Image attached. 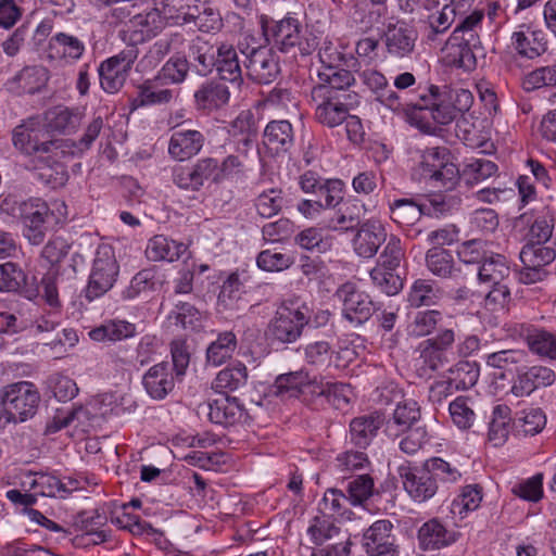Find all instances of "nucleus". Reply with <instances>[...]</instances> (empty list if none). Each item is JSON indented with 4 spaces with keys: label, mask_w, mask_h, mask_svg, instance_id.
I'll return each mask as SVG.
<instances>
[{
    "label": "nucleus",
    "mask_w": 556,
    "mask_h": 556,
    "mask_svg": "<svg viewBox=\"0 0 556 556\" xmlns=\"http://www.w3.org/2000/svg\"><path fill=\"white\" fill-rule=\"evenodd\" d=\"M14 149L28 159L27 168L38 170V178L49 188L58 189L68 180L64 164V151L72 143L62 139H49L48 134L37 117L22 121L12 130Z\"/></svg>",
    "instance_id": "obj_1"
},
{
    "label": "nucleus",
    "mask_w": 556,
    "mask_h": 556,
    "mask_svg": "<svg viewBox=\"0 0 556 556\" xmlns=\"http://www.w3.org/2000/svg\"><path fill=\"white\" fill-rule=\"evenodd\" d=\"M472 103L473 96L468 89L428 83L418 93L417 104L421 119L432 129L428 131L421 126L414 127L424 135L442 137L443 127L468 112Z\"/></svg>",
    "instance_id": "obj_2"
},
{
    "label": "nucleus",
    "mask_w": 556,
    "mask_h": 556,
    "mask_svg": "<svg viewBox=\"0 0 556 556\" xmlns=\"http://www.w3.org/2000/svg\"><path fill=\"white\" fill-rule=\"evenodd\" d=\"M312 309L299 295H290L277 306L267 327V334L279 343H294L311 320Z\"/></svg>",
    "instance_id": "obj_3"
},
{
    "label": "nucleus",
    "mask_w": 556,
    "mask_h": 556,
    "mask_svg": "<svg viewBox=\"0 0 556 556\" xmlns=\"http://www.w3.org/2000/svg\"><path fill=\"white\" fill-rule=\"evenodd\" d=\"M261 24L266 41L281 52L298 48L302 55H308L318 46L317 37L308 33L296 17L288 15L279 21L262 17Z\"/></svg>",
    "instance_id": "obj_4"
},
{
    "label": "nucleus",
    "mask_w": 556,
    "mask_h": 556,
    "mask_svg": "<svg viewBox=\"0 0 556 556\" xmlns=\"http://www.w3.org/2000/svg\"><path fill=\"white\" fill-rule=\"evenodd\" d=\"M414 174L443 191L454 190L460 180L459 169L452 162L446 147H432L420 151Z\"/></svg>",
    "instance_id": "obj_5"
},
{
    "label": "nucleus",
    "mask_w": 556,
    "mask_h": 556,
    "mask_svg": "<svg viewBox=\"0 0 556 556\" xmlns=\"http://www.w3.org/2000/svg\"><path fill=\"white\" fill-rule=\"evenodd\" d=\"M53 206H55L59 215L40 198H30L20 204L23 236L30 244H41L47 232L63 222L62 210H65L64 203L55 202Z\"/></svg>",
    "instance_id": "obj_6"
},
{
    "label": "nucleus",
    "mask_w": 556,
    "mask_h": 556,
    "mask_svg": "<svg viewBox=\"0 0 556 556\" xmlns=\"http://www.w3.org/2000/svg\"><path fill=\"white\" fill-rule=\"evenodd\" d=\"M40 393L35 383L26 380L10 383L2 388V405L7 427L33 419L39 408Z\"/></svg>",
    "instance_id": "obj_7"
},
{
    "label": "nucleus",
    "mask_w": 556,
    "mask_h": 556,
    "mask_svg": "<svg viewBox=\"0 0 556 556\" xmlns=\"http://www.w3.org/2000/svg\"><path fill=\"white\" fill-rule=\"evenodd\" d=\"M118 274L119 265L114 248L109 243L99 244L85 290L86 299L93 301L109 292L117 281Z\"/></svg>",
    "instance_id": "obj_8"
},
{
    "label": "nucleus",
    "mask_w": 556,
    "mask_h": 556,
    "mask_svg": "<svg viewBox=\"0 0 556 556\" xmlns=\"http://www.w3.org/2000/svg\"><path fill=\"white\" fill-rule=\"evenodd\" d=\"M504 329L514 340H525L532 354L556 361V333L523 321L507 323Z\"/></svg>",
    "instance_id": "obj_9"
},
{
    "label": "nucleus",
    "mask_w": 556,
    "mask_h": 556,
    "mask_svg": "<svg viewBox=\"0 0 556 556\" xmlns=\"http://www.w3.org/2000/svg\"><path fill=\"white\" fill-rule=\"evenodd\" d=\"M351 97L332 94L326 88H312L311 104L314 118L320 125L334 128L344 123L350 112L348 100Z\"/></svg>",
    "instance_id": "obj_10"
},
{
    "label": "nucleus",
    "mask_w": 556,
    "mask_h": 556,
    "mask_svg": "<svg viewBox=\"0 0 556 556\" xmlns=\"http://www.w3.org/2000/svg\"><path fill=\"white\" fill-rule=\"evenodd\" d=\"M139 54L136 46H128L117 54L101 62L98 73L100 85L108 93H116L124 86Z\"/></svg>",
    "instance_id": "obj_11"
},
{
    "label": "nucleus",
    "mask_w": 556,
    "mask_h": 556,
    "mask_svg": "<svg viewBox=\"0 0 556 556\" xmlns=\"http://www.w3.org/2000/svg\"><path fill=\"white\" fill-rule=\"evenodd\" d=\"M336 296L342 304L343 318L354 326L365 324L378 309L369 294L352 282L339 287Z\"/></svg>",
    "instance_id": "obj_12"
},
{
    "label": "nucleus",
    "mask_w": 556,
    "mask_h": 556,
    "mask_svg": "<svg viewBox=\"0 0 556 556\" xmlns=\"http://www.w3.org/2000/svg\"><path fill=\"white\" fill-rule=\"evenodd\" d=\"M401 482L408 496L416 503L431 500L438 492L439 485L432 479L425 464L422 467L403 464L397 468Z\"/></svg>",
    "instance_id": "obj_13"
},
{
    "label": "nucleus",
    "mask_w": 556,
    "mask_h": 556,
    "mask_svg": "<svg viewBox=\"0 0 556 556\" xmlns=\"http://www.w3.org/2000/svg\"><path fill=\"white\" fill-rule=\"evenodd\" d=\"M253 141L249 136H244L236 142L235 150L222 161L218 160V174L220 182H244L251 168L249 166L250 152Z\"/></svg>",
    "instance_id": "obj_14"
},
{
    "label": "nucleus",
    "mask_w": 556,
    "mask_h": 556,
    "mask_svg": "<svg viewBox=\"0 0 556 556\" xmlns=\"http://www.w3.org/2000/svg\"><path fill=\"white\" fill-rule=\"evenodd\" d=\"M455 339L456 334L453 329L439 328L435 336L419 343V359L430 371L438 370L448 362L446 352L452 349Z\"/></svg>",
    "instance_id": "obj_15"
},
{
    "label": "nucleus",
    "mask_w": 556,
    "mask_h": 556,
    "mask_svg": "<svg viewBox=\"0 0 556 556\" xmlns=\"http://www.w3.org/2000/svg\"><path fill=\"white\" fill-rule=\"evenodd\" d=\"M247 56L245 70L250 79L257 84L273 83L280 73L276 54L267 47L253 48L250 52L242 51Z\"/></svg>",
    "instance_id": "obj_16"
},
{
    "label": "nucleus",
    "mask_w": 556,
    "mask_h": 556,
    "mask_svg": "<svg viewBox=\"0 0 556 556\" xmlns=\"http://www.w3.org/2000/svg\"><path fill=\"white\" fill-rule=\"evenodd\" d=\"M204 143L205 136L202 131L177 125L172 130L167 152L173 160L185 162L198 155Z\"/></svg>",
    "instance_id": "obj_17"
},
{
    "label": "nucleus",
    "mask_w": 556,
    "mask_h": 556,
    "mask_svg": "<svg viewBox=\"0 0 556 556\" xmlns=\"http://www.w3.org/2000/svg\"><path fill=\"white\" fill-rule=\"evenodd\" d=\"M377 101L384 108L396 114L403 115L410 126H421L425 130L431 131L427 123H424L420 115V108L417 104V98L410 99L407 92L394 90L391 87L382 88L377 93Z\"/></svg>",
    "instance_id": "obj_18"
},
{
    "label": "nucleus",
    "mask_w": 556,
    "mask_h": 556,
    "mask_svg": "<svg viewBox=\"0 0 556 556\" xmlns=\"http://www.w3.org/2000/svg\"><path fill=\"white\" fill-rule=\"evenodd\" d=\"M555 380L556 374L552 368L534 365L517 371L509 392L516 397L530 396L535 390L552 386Z\"/></svg>",
    "instance_id": "obj_19"
},
{
    "label": "nucleus",
    "mask_w": 556,
    "mask_h": 556,
    "mask_svg": "<svg viewBox=\"0 0 556 556\" xmlns=\"http://www.w3.org/2000/svg\"><path fill=\"white\" fill-rule=\"evenodd\" d=\"M458 30H453L443 49L444 60L448 66L470 72L477 66L475 49L480 46L472 36L469 39L458 36Z\"/></svg>",
    "instance_id": "obj_20"
},
{
    "label": "nucleus",
    "mask_w": 556,
    "mask_h": 556,
    "mask_svg": "<svg viewBox=\"0 0 556 556\" xmlns=\"http://www.w3.org/2000/svg\"><path fill=\"white\" fill-rule=\"evenodd\" d=\"M387 236L386 227L381 220L367 219L359 226L353 239L355 253L364 258L374 257L381 244L386 242Z\"/></svg>",
    "instance_id": "obj_21"
},
{
    "label": "nucleus",
    "mask_w": 556,
    "mask_h": 556,
    "mask_svg": "<svg viewBox=\"0 0 556 556\" xmlns=\"http://www.w3.org/2000/svg\"><path fill=\"white\" fill-rule=\"evenodd\" d=\"M511 47L520 58L533 60L548 48V41L542 29H531L522 24L511 35Z\"/></svg>",
    "instance_id": "obj_22"
},
{
    "label": "nucleus",
    "mask_w": 556,
    "mask_h": 556,
    "mask_svg": "<svg viewBox=\"0 0 556 556\" xmlns=\"http://www.w3.org/2000/svg\"><path fill=\"white\" fill-rule=\"evenodd\" d=\"M200 408L206 412V415L213 424L229 427L240 422L244 415V408L237 397L222 395L208 401Z\"/></svg>",
    "instance_id": "obj_23"
},
{
    "label": "nucleus",
    "mask_w": 556,
    "mask_h": 556,
    "mask_svg": "<svg viewBox=\"0 0 556 556\" xmlns=\"http://www.w3.org/2000/svg\"><path fill=\"white\" fill-rule=\"evenodd\" d=\"M459 532L447 529L439 519L426 521L417 532L419 547L422 551H437L447 547L459 539Z\"/></svg>",
    "instance_id": "obj_24"
},
{
    "label": "nucleus",
    "mask_w": 556,
    "mask_h": 556,
    "mask_svg": "<svg viewBox=\"0 0 556 556\" xmlns=\"http://www.w3.org/2000/svg\"><path fill=\"white\" fill-rule=\"evenodd\" d=\"M169 20L175 21L165 14L161 5H154L152 10L132 16L128 22V29L134 33L132 40L146 41L156 36Z\"/></svg>",
    "instance_id": "obj_25"
},
{
    "label": "nucleus",
    "mask_w": 556,
    "mask_h": 556,
    "mask_svg": "<svg viewBox=\"0 0 556 556\" xmlns=\"http://www.w3.org/2000/svg\"><path fill=\"white\" fill-rule=\"evenodd\" d=\"M420 419V408L416 401L406 400L396 405L392 417L384 419V433L391 438H399L414 426Z\"/></svg>",
    "instance_id": "obj_26"
},
{
    "label": "nucleus",
    "mask_w": 556,
    "mask_h": 556,
    "mask_svg": "<svg viewBox=\"0 0 556 556\" xmlns=\"http://www.w3.org/2000/svg\"><path fill=\"white\" fill-rule=\"evenodd\" d=\"M384 425V416L379 412L354 417L350 421V441L359 448H366Z\"/></svg>",
    "instance_id": "obj_27"
},
{
    "label": "nucleus",
    "mask_w": 556,
    "mask_h": 556,
    "mask_svg": "<svg viewBox=\"0 0 556 556\" xmlns=\"http://www.w3.org/2000/svg\"><path fill=\"white\" fill-rule=\"evenodd\" d=\"M194 103L198 110L216 111L228 104L229 88L217 79H207L194 92Z\"/></svg>",
    "instance_id": "obj_28"
},
{
    "label": "nucleus",
    "mask_w": 556,
    "mask_h": 556,
    "mask_svg": "<svg viewBox=\"0 0 556 556\" xmlns=\"http://www.w3.org/2000/svg\"><path fill=\"white\" fill-rule=\"evenodd\" d=\"M142 386L150 397L163 400L175 387L172 366L167 362L153 365L142 377Z\"/></svg>",
    "instance_id": "obj_29"
},
{
    "label": "nucleus",
    "mask_w": 556,
    "mask_h": 556,
    "mask_svg": "<svg viewBox=\"0 0 556 556\" xmlns=\"http://www.w3.org/2000/svg\"><path fill=\"white\" fill-rule=\"evenodd\" d=\"M417 33L405 23L389 25L384 33V43L390 55L395 58L408 56L415 48Z\"/></svg>",
    "instance_id": "obj_30"
},
{
    "label": "nucleus",
    "mask_w": 556,
    "mask_h": 556,
    "mask_svg": "<svg viewBox=\"0 0 556 556\" xmlns=\"http://www.w3.org/2000/svg\"><path fill=\"white\" fill-rule=\"evenodd\" d=\"M216 68L220 80L229 81L237 87L243 83L242 68L238 52L232 45L222 43L216 51Z\"/></svg>",
    "instance_id": "obj_31"
},
{
    "label": "nucleus",
    "mask_w": 556,
    "mask_h": 556,
    "mask_svg": "<svg viewBox=\"0 0 556 556\" xmlns=\"http://www.w3.org/2000/svg\"><path fill=\"white\" fill-rule=\"evenodd\" d=\"M293 142L294 132L289 121H271L266 125L263 132V143L269 152L274 154L287 152L291 149Z\"/></svg>",
    "instance_id": "obj_32"
},
{
    "label": "nucleus",
    "mask_w": 556,
    "mask_h": 556,
    "mask_svg": "<svg viewBox=\"0 0 556 556\" xmlns=\"http://www.w3.org/2000/svg\"><path fill=\"white\" fill-rule=\"evenodd\" d=\"M137 326L125 319H108L92 328L88 336L94 342H118L136 337Z\"/></svg>",
    "instance_id": "obj_33"
},
{
    "label": "nucleus",
    "mask_w": 556,
    "mask_h": 556,
    "mask_svg": "<svg viewBox=\"0 0 556 556\" xmlns=\"http://www.w3.org/2000/svg\"><path fill=\"white\" fill-rule=\"evenodd\" d=\"M319 83L313 88H326L332 94L351 97L348 89L354 85L355 78L351 71L340 66H321L318 70Z\"/></svg>",
    "instance_id": "obj_34"
},
{
    "label": "nucleus",
    "mask_w": 556,
    "mask_h": 556,
    "mask_svg": "<svg viewBox=\"0 0 556 556\" xmlns=\"http://www.w3.org/2000/svg\"><path fill=\"white\" fill-rule=\"evenodd\" d=\"M510 262L505 255L491 252L478 267V280L481 285L491 286L510 281Z\"/></svg>",
    "instance_id": "obj_35"
},
{
    "label": "nucleus",
    "mask_w": 556,
    "mask_h": 556,
    "mask_svg": "<svg viewBox=\"0 0 556 556\" xmlns=\"http://www.w3.org/2000/svg\"><path fill=\"white\" fill-rule=\"evenodd\" d=\"M83 121V113L79 109L58 105L46 113L47 127L54 132H75Z\"/></svg>",
    "instance_id": "obj_36"
},
{
    "label": "nucleus",
    "mask_w": 556,
    "mask_h": 556,
    "mask_svg": "<svg viewBox=\"0 0 556 556\" xmlns=\"http://www.w3.org/2000/svg\"><path fill=\"white\" fill-rule=\"evenodd\" d=\"M85 52V43L76 36L66 33L54 34L48 42L50 59L73 60L81 58Z\"/></svg>",
    "instance_id": "obj_37"
},
{
    "label": "nucleus",
    "mask_w": 556,
    "mask_h": 556,
    "mask_svg": "<svg viewBox=\"0 0 556 556\" xmlns=\"http://www.w3.org/2000/svg\"><path fill=\"white\" fill-rule=\"evenodd\" d=\"M393 523L388 519L376 520L368 527L362 539V545L366 554L395 544L396 538L393 534Z\"/></svg>",
    "instance_id": "obj_38"
},
{
    "label": "nucleus",
    "mask_w": 556,
    "mask_h": 556,
    "mask_svg": "<svg viewBox=\"0 0 556 556\" xmlns=\"http://www.w3.org/2000/svg\"><path fill=\"white\" fill-rule=\"evenodd\" d=\"M187 251V245L159 235L151 238L146 248V255L152 262H175Z\"/></svg>",
    "instance_id": "obj_39"
},
{
    "label": "nucleus",
    "mask_w": 556,
    "mask_h": 556,
    "mask_svg": "<svg viewBox=\"0 0 556 556\" xmlns=\"http://www.w3.org/2000/svg\"><path fill=\"white\" fill-rule=\"evenodd\" d=\"M163 80L155 76L153 79H147L137 88V97L132 100L134 108L151 106L166 104L174 98L173 90L162 88Z\"/></svg>",
    "instance_id": "obj_40"
},
{
    "label": "nucleus",
    "mask_w": 556,
    "mask_h": 556,
    "mask_svg": "<svg viewBox=\"0 0 556 556\" xmlns=\"http://www.w3.org/2000/svg\"><path fill=\"white\" fill-rule=\"evenodd\" d=\"M248 378L247 366L241 362H233L216 375L213 389L220 393L233 392L244 387Z\"/></svg>",
    "instance_id": "obj_41"
},
{
    "label": "nucleus",
    "mask_w": 556,
    "mask_h": 556,
    "mask_svg": "<svg viewBox=\"0 0 556 556\" xmlns=\"http://www.w3.org/2000/svg\"><path fill=\"white\" fill-rule=\"evenodd\" d=\"M238 340L232 331L218 332L216 339L206 349V363L218 367L230 359L237 350Z\"/></svg>",
    "instance_id": "obj_42"
},
{
    "label": "nucleus",
    "mask_w": 556,
    "mask_h": 556,
    "mask_svg": "<svg viewBox=\"0 0 556 556\" xmlns=\"http://www.w3.org/2000/svg\"><path fill=\"white\" fill-rule=\"evenodd\" d=\"M426 266L432 275L442 279L455 278L459 273L452 252L440 247L427 251Z\"/></svg>",
    "instance_id": "obj_43"
},
{
    "label": "nucleus",
    "mask_w": 556,
    "mask_h": 556,
    "mask_svg": "<svg viewBox=\"0 0 556 556\" xmlns=\"http://www.w3.org/2000/svg\"><path fill=\"white\" fill-rule=\"evenodd\" d=\"M441 299V289L430 279H416L407 293V302L415 308L435 305Z\"/></svg>",
    "instance_id": "obj_44"
},
{
    "label": "nucleus",
    "mask_w": 556,
    "mask_h": 556,
    "mask_svg": "<svg viewBox=\"0 0 556 556\" xmlns=\"http://www.w3.org/2000/svg\"><path fill=\"white\" fill-rule=\"evenodd\" d=\"M546 425V416L541 408L521 410L513 419L511 430L517 437H529L540 433Z\"/></svg>",
    "instance_id": "obj_45"
},
{
    "label": "nucleus",
    "mask_w": 556,
    "mask_h": 556,
    "mask_svg": "<svg viewBox=\"0 0 556 556\" xmlns=\"http://www.w3.org/2000/svg\"><path fill=\"white\" fill-rule=\"evenodd\" d=\"M169 326L194 331L202 326V313L188 302L178 301L167 315Z\"/></svg>",
    "instance_id": "obj_46"
},
{
    "label": "nucleus",
    "mask_w": 556,
    "mask_h": 556,
    "mask_svg": "<svg viewBox=\"0 0 556 556\" xmlns=\"http://www.w3.org/2000/svg\"><path fill=\"white\" fill-rule=\"evenodd\" d=\"M389 210L394 223L401 226H413L427 208L413 199L403 198L389 202Z\"/></svg>",
    "instance_id": "obj_47"
},
{
    "label": "nucleus",
    "mask_w": 556,
    "mask_h": 556,
    "mask_svg": "<svg viewBox=\"0 0 556 556\" xmlns=\"http://www.w3.org/2000/svg\"><path fill=\"white\" fill-rule=\"evenodd\" d=\"M480 376V367L473 361H459L448 370L446 377L458 391L472 388Z\"/></svg>",
    "instance_id": "obj_48"
},
{
    "label": "nucleus",
    "mask_w": 556,
    "mask_h": 556,
    "mask_svg": "<svg viewBox=\"0 0 556 556\" xmlns=\"http://www.w3.org/2000/svg\"><path fill=\"white\" fill-rule=\"evenodd\" d=\"M455 16L453 4H444L441 11L430 14L425 26L427 42H435L440 35L445 34L454 23Z\"/></svg>",
    "instance_id": "obj_49"
},
{
    "label": "nucleus",
    "mask_w": 556,
    "mask_h": 556,
    "mask_svg": "<svg viewBox=\"0 0 556 556\" xmlns=\"http://www.w3.org/2000/svg\"><path fill=\"white\" fill-rule=\"evenodd\" d=\"M159 283L155 269H141L131 278L129 285L122 290L121 298L124 301L135 300L142 293L154 291Z\"/></svg>",
    "instance_id": "obj_50"
},
{
    "label": "nucleus",
    "mask_w": 556,
    "mask_h": 556,
    "mask_svg": "<svg viewBox=\"0 0 556 556\" xmlns=\"http://www.w3.org/2000/svg\"><path fill=\"white\" fill-rule=\"evenodd\" d=\"M510 408L497 405L493 408L489 426L488 438L493 446H502L508 439L510 431Z\"/></svg>",
    "instance_id": "obj_51"
},
{
    "label": "nucleus",
    "mask_w": 556,
    "mask_h": 556,
    "mask_svg": "<svg viewBox=\"0 0 556 556\" xmlns=\"http://www.w3.org/2000/svg\"><path fill=\"white\" fill-rule=\"evenodd\" d=\"M443 320V315L437 309L417 312L407 325V334L412 338H424L434 332Z\"/></svg>",
    "instance_id": "obj_52"
},
{
    "label": "nucleus",
    "mask_w": 556,
    "mask_h": 556,
    "mask_svg": "<svg viewBox=\"0 0 556 556\" xmlns=\"http://www.w3.org/2000/svg\"><path fill=\"white\" fill-rule=\"evenodd\" d=\"M312 382L308 372L304 370L282 374L276 378L271 386V393L277 396L285 394L298 396L299 393L303 392V388Z\"/></svg>",
    "instance_id": "obj_53"
},
{
    "label": "nucleus",
    "mask_w": 556,
    "mask_h": 556,
    "mask_svg": "<svg viewBox=\"0 0 556 556\" xmlns=\"http://www.w3.org/2000/svg\"><path fill=\"white\" fill-rule=\"evenodd\" d=\"M527 359L528 353L521 349L501 350L484 355V361L489 367L508 371H518L519 367L527 363Z\"/></svg>",
    "instance_id": "obj_54"
},
{
    "label": "nucleus",
    "mask_w": 556,
    "mask_h": 556,
    "mask_svg": "<svg viewBox=\"0 0 556 556\" xmlns=\"http://www.w3.org/2000/svg\"><path fill=\"white\" fill-rule=\"evenodd\" d=\"M482 501V488L479 484H468L462 488L460 493L451 504V511L459 518H465L470 511L479 508Z\"/></svg>",
    "instance_id": "obj_55"
},
{
    "label": "nucleus",
    "mask_w": 556,
    "mask_h": 556,
    "mask_svg": "<svg viewBox=\"0 0 556 556\" xmlns=\"http://www.w3.org/2000/svg\"><path fill=\"white\" fill-rule=\"evenodd\" d=\"M103 125V118L101 116H97L88 124L84 135L78 141L72 139H62V141H66L67 143L73 144V147L67 149L68 151H64V164H66L67 160L79 156L89 150L94 140L99 137Z\"/></svg>",
    "instance_id": "obj_56"
},
{
    "label": "nucleus",
    "mask_w": 556,
    "mask_h": 556,
    "mask_svg": "<svg viewBox=\"0 0 556 556\" xmlns=\"http://www.w3.org/2000/svg\"><path fill=\"white\" fill-rule=\"evenodd\" d=\"M424 464L438 485L439 483L443 485L455 484L462 479L463 475L459 468L455 464L441 457H431Z\"/></svg>",
    "instance_id": "obj_57"
},
{
    "label": "nucleus",
    "mask_w": 556,
    "mask_h": 556,
    "mask_svg": "<svg viewBox=\"0 0 556 556\" xmlns=\"http://www.w3.org/2000/svg\"><path fill=\"white\" fill-rule=\"evenodd\" d=\"M340 528L336 526L330 516L319 514L313 517L307 527L306 533L315 545H323L327 541L339 535Z\"/></svg>",
    "instance_id": "obj_58"
},
{
    "label": "nucleus",
    "mask_w": 556,
    "mask_h": 556,
    "mask_svg": "<svg viewBox=\"0 0 556 556\" xmlns=\"http://www.w3.org/2000/svg\"><path fill=\"white\" fill-rule=\"evenodd\" d=\"M349 502L345 493L339 489H328L324 493L321 501L318 503V509L320 514L330 516V518L337 516L342 518H350L352 511L346 508Z\"/></svg>",
    "instance_id": "obj_59"
},
{
    "label": "nucleus",
    "mask_w": 556,
    "mask_h": 556,
    "mask_svg": "<svg viewBox=\"0 0 556 556\" xmlns=\"http://www.w3.org/2000/svg\"><path fill=\"white\" fill-rule=\"evenodd\" d=\"M294 242L304 250L325 253L332 248V238L323 235L317 227H308L294 237Z\"/></svg>",
    "instance_id": "obj_60"
},
{
    "label": "nucleus",
    "mask_w": 556,
    "mask_h": 556,
    "mask_svg": "<svg viewBox=\"0 0 556 556\" xmlns=\"http://www.w3.org/2000/svg\"><path fill=\"white\" fill-rule=\"evenodd\" d=\"M374 492L375 481L368 473L354 477L346 486V496L353 506L365 504L374 495Z\"/></svg>",
    "instance_id": "obj_61"
},
{
    "label": "nucleus",
    "mask_w": 556,
    "mask_h": 556,
    "mask_svg": "<svg viewBox=\"0 0 556 556\" xmlns=\"http://www.w3.org/2000/svg\"><path fill=\"white\" fill-rule=\"evenodd\" d=\"M556 257L553 248L542 245L540 242L527 244L520 251V261L523 266L543 268L551 264Z\"/></svg>",
    "instance_id": "obj_62"
},
{
    "label": "nucleus",
    "mask_w": 556,
    "mask_h": 556,
    "mask_svg": "<svg viewBox=\"0 0 556 556\" xmlns=\"http://www.w3.org/2000/svg\"><path fill=\"white\" fill-rule=\"evenodd\" d=\"M189 53L192 60L195 62L197 71L201 75H206L212 72L216 64V53L213 51V47L206 41L197 39L190 48Z\"/></svg>",
    "instance_id": "obj_63"
},
{
    "label": "nucleus",
    "mask_w": 556,
    "mask_h": 556,
    "mask_svg": "<svg viewBox=\"0 0 556 556\" xmlns=\"http://www.w3.org/2000/svg\"><path fill=\"white\" fill-rule=\"evenodd\" d=\"M372 283L383 293L394 295L403 288V281L395 270L382 266H375L370 270Z\"/></svg>",
    "instance_id": "obj_64"
}]
</instances>
